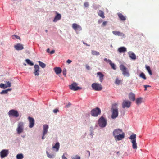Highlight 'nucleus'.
Segmentation results:
<instances>
[{
  "label": "nucleus",
  "mask_w": 159,
  "mask_h": 159,
  "mask_svg": "<svg viewBox=\"0 0 159 159\" xmlns=\"http://www.w3.org/2000/svg\"><path fill=\"white\" fill-rule=\"evenodd\" d=\"M115 140L116 141L121 140L124 139L125 136V134L122 129H116L114 130L113 132Z\"/></svg>",
  "instance_id": "nucleus-1"
},
{
  "label": "nucleus",
  "mask_w": 159,
  "mask_h": 159,
  "mask_svg": "<svg viewBox=\"0 0 159 159\" xmlns=\"http://www.w3.org/2000/svg\"><path fill=\"white\" fill-rule=\"evenodd\" d=\"M98 122L99 126L101 128H105L107 124V119L103 116H102L99 119Z\"/></svg>",
  "instance_id": "nucleus-2"
},
{
  "label": "nucleus",
  "mask_w": 159,
  "mask_h": 159,
  "mask_svg": "<svg viewBox=\"0 0 159 159\" xmlns=\"http://www.w3.org/2000/svg\"><path fill=\"white\" fill-rule=\"evenodd\" d=\"M24 123L23 122H18L16 129V131L18 134H20L23 132L24 130Z\"/></svg>",
  "instance_id": "nucleus-3"
},
{
  "label": "nucleus",
  "mask_w": 159,
  "mask_h": 159,
  "mask_svg": "<svg viewBox=\"0 0 159 159\" xmlns=\"http://www.w3.org/2000/svg\"><path fill=\"white\" fill-rule=\"evenodd\" d=\"M120 68L124 76L128 77L130 76L128 69L123 65H121L120 66Z\"/></svg>",
  "instance_id": "nucleus-4"
},
{
  "label": "nucleus",
  "mask_w": 159,
  "mask_h": 159,
  "mask_svg": "<svg viewBox=\"0 0 159 159\" xmlns=\"http://www.w3.org/2000/svg\"><path fill=\"white\" fill-rule=\"evenodd\" d=\"M72 27L77 34L79 33V32L82 30L81 26L75 23L72 24Z\"/></svg>",
  "instance_id": "nucleus-5"
},
{
  "label": "nucleus",
  "mask_w": 159,
  "mask_h": 159,
  "mask_svg": "<svg viewBox=\"0 0 159 159\" xmlns=\"http://www.w3.org/2000/svg\"><path fill=\"white\" fill-rule=\"evenodd\" d=\"M101 113L100 109L97 107L95 109L92 110L91 111V115L93 116H97L98 115Z\"/></svg>",
  "instance_id": "nucleus-6"
},
{
  "label": "nucleus",
  "mask_w": 159,
  "mask_h": 159,
  "mask_svg": "<svg viewBox=\"0 0 159 159\" xmlns=\"http://www.w3.org/2000/svg\"><path fill=\"white\" fill-rule=\"evenodd\" d=\"M8 115L10 117H17L19 114L18 111L12 109L10 110L8 113Z\"/></svg>",
  "instance_id": "nucleus-7"
},
{
  "label": "nucleus",
  "mask_w": 159,
  "mask_h": 159,
  "mask_svg": "<svg viewBox=\"0 0 159 159\" xmlns=\"http://www.w3.org/2000/svg\"><path fill=\"white\" fill-rule=\"evenodd\" d=\"M9 151L8 149H4L0 152V156L2 159L6 157L9 154Z\"/></svg>",
  "instance_id": "nucleus-8"
},
{
  "label": "nucleus",
  "mask_w": 159,
  "mask_h": 159,
  "mask_svg": "<svg viewBox=\"0 0 159 159\" xmlns=\"http://www.w3.org/2000/svg\"><path fill=\"white\" fill-rule=\"evenodd\" d=\"M92 87L93 89L96 91H100L102 89L101 85L98 83H93L92 84Z\"/></svg>",
  "instance_id": "nucleus-9"
},
{
  "label": "nucleus",
  "mask_w": 159,
  "mask_h": 159,
  "mask_svg": "<svg viewBox=\"0 0 159 159\" xmlns=\"http://www.w3.org/2000/svg\"><path fill=\"white\" fill-rule=\"evenodd\" d=\"M77 83L74 82L71 85H69V87L71 90L73 91H77L81 89L80 87L77 86Z\"/></svg>",
  "instance_id": "nucleus-10"
},
{
  "label": "nucleus",
  "mask_w": 159,
  "mask_h": 159,
  "mask_svg": "<svg viewBox=\"0 0 159 159\" xmlns=\"http://www.w3.org/2000/svg\"><path fill=\"white\" fill-rule=\"evenodd\" d=\"M112 110V113L111 117L112 119H115L118 116V109L117 108H114L113 107Z\"/></svg>",
  "instance_id": "nucleus-11"
},
{
  "label": "nucleus",
  "mask_w": 159,
  "mask_h": 159,
  "mask_svg": "<svg viewBox=\"0 0 159 159\" xmlns=\"http://www.w3.org/2000/svg\"><path fill=\"white\" fill-rule=\"evenodd\" d=\"M34 70L33 72L35 76H38L39 75L40 70L39 67L38 65H35L34 66Z\"/></svg>",
  "instance_id": "nucleus-12"
},
{
  "label": "nucleus",
  "mask_w": 159,
  "mask_h": 159,
  "mask_svg": "<svg viewBox=\"0 0 159 159\" xmlns=\"http://www.w3.org/2000/svg\"><path fill=\"white\" fill-rule=\"evenodd\" d=\"M131 102L130 101L127 100H124L122 103V107L123 108H129L130 106Z\"/></svg>",
  "instance_id": "nucleus-13"
},
{
  "label": "nucleus",
  "mask_w": 159,
  "mask_h": 159,
  "mask_svg": "<svg viewBox=\"0 0 159 159\" xmlns=\"http://www.w3.org/2000/svg\"><path fill=\"white\" fill-rule=\"evenodd\" d=\"M112 33L115 35L120 36L122 38H125L126 37L123 33L119 31H113Z\"/></svg>",
  "instance_id": "nucleus-14"
},
{
  "label": "nucleus",
  "mask_w": 159,
  "mask_h": 159,
  "mask_svg": "<svg viewBox=\"0 0 159 159\" xmlns=\"http://www.w3.org/2000/svg\"><path fill=\"white\" fill-rule=\"evenodd\" d=\"M28 119L29 122V127L30 128H32L34 126V120L33 118L31 117H28Z\"/></svg>",
  "instance_id": "nucleus-15"
},
{
  "label": "nucleus",
  "mask_w": 159,
  "mask_h": 159,
  "mask_svg": "<svg viewBox=\"0 0 159 159\" xmlns=\"http://www.w3.org/2000/svg\"><path fill=\"white\" fill-rule=\"evenodd\" d=\"M48 128L49 126L48 125L44 124L43 125L42 133L43 134V135L47 134Z\"/></svg>",
  "instance_id": "nucleus-16"
},
{
  "label": "nucleus",
  "mask_w": 159,
  "mask_h": 159,
  "mask_svg": "<svg viewBox=\"0 0 159 159\" xmlns=\"http://www.w3.org/2000/svg\"><path fill=\"white\" fill-rule=\"evenodd\" d=\"M61 15L60 14L57 13L56 15L53 20V22H57V21L60 20L61 19Z\"/></svg>",
  "instance_id": "nucleus-17"
},
{
  "label": "nucleus",
  "mask_w": 159,
  "mask_h": 159,
  "mask_svg": "<svg viewBox=\"0 0 159 159\" xmlns=\"http://www.w3.org/2000/svg\"><path fill=\"white\" fill-rule=\"evenodd\" d=\"M128 54L129 57L132 60H135L136 58L135 54L132 51H129L128 52Z\"/></svg>",
  "instance_id": "nucleus-18"
},
{
  "label": "nucleus",
  "mask_w": 159,
  "mask_h": 159,
  "mask_svg": "<svg viewBox=\"0 0 159 159\" xmlns=\"http://www.w3.org/2000/svg\"><path fill=\"white\" fill-rule=\"evenodd\" d=\"M117 50L120 53H125L127 51V49L124 47H121L119 48Z\"/></svg>",
  "instance_id": "nucleus-19"
},
{
  "label": "nucleus",
  "mask_w": 159,
  "mask_h": 159,
  "mask_svg": "<svg viewBox=\"0 0 159 159\" xmlns=\"http://www.w3.org/2000/svg\"><path fill=\"white\" fill-rule=\"evenodd\" d=\"M14 48L17 50H21L23 49V45L20 43H18L15 45Z\"/></svg>",
  "instance_id": "nucleus-20"
},
{
  "label": "nucleus",
  "mask_w": 159,
  "mask_h": 159,
  "mask_svg": "<svg viewBox=\"0 0 159 159\" xmlns=\"http://www.w3.org/2000/svg\"><path fill=\"white\" fill-rule=\"evenodd\" d=\"M136 135L135 134H133L130 135L129 137V138L130 139L131 143L136 142Z\"/></svg>",
  "instance_id": "nucleus-21"
},
{
  "label": "nucleus",
  "mask_w": 159,
  "mask_h": 159,
  "mask_svg": "<svg viewBox=\"0 0 159 159\" xmlns=\"http://www.w3.org/2000/svg\"><path fill=\"white\" fill-rule=\"evenodd\" d=\"M54 70L57 74H59L61 73L62 70L60 67H56L54 68Z\"/></svg>",
  "instance_id": "nucleus-22"
},
{
  "label": "nucleus",
  "mask_w": 159,
  "mask_h": 159,
  "mask_svg": "<svg viewBox=\"0 0 159 159\" xmlns=\"http://www.w3.org/2000/svg\"><path fill=\"white\" fill-rule=\"evenodd\" d=\"M60 148V143L59 142H57L55 144V145L52 147V148L53 149H55L56 151L57 152L59 151V148Z\"/></svg>",
  "instance_id": "nucleus-23"
},
{
  "label": "nucleus",
  "mask_w": 159,
  "mask_h": 159,
  "mask_svg": "<svg viewBox=\"0 0 159 159\" xmlns=\"http://www.w3.org/2000/svg\"><path fill=\"white\" fill-rule=\"evenodd\" d=\"M97 74L99 76V80H100V82H102L103 79L104 75L101 72H97Z\"/></svg>",
  "instance_id": "nucleus-24"
},
{
  "label": "nucleus",
  "mask_w": 159,
  "mask_h": 159,
  "mask_svg": "<svg viewBox=\"0 0 159 159\" xmlns=\"http://www.w3.org/2000/svg\"><path fill=\"white\" fill-rule=\"evenodd\" d=\"M135 94L132 93H130L129 95V99L133 101L135 100Z\"/></svg>",
  "instance_id": "nucleus-25"
},
{
  "label": "nucleus",
  "mask_w": 159,
  "mask_h": 159,
  "mask_svg": "<svg viewBox=\"0 0 159 159\" xmlns=\"http://www.w3.org/2000/svg\"><path fill=\"white\" fill-rule=\"evenodd\" d=\"M143 102V99L141 97L139 98L136 99V103L137 105H139Z\"/></svg>",
  "instance_id": "nucleus-26"
},
{
  "label": "nucleus",
  "mask_w": 159,
  "mask_h": 159,
  "mask_svg": "<svg viewBox=\"0 0 159 159\" xmlns=\"http://www.w3.org/2000/svg\"><path fill=\"white\" fill-rule=\"evenodd\" d=\"M47 157L51 159H53L55 157V155L53 154L49 153L48 151L46 152Z\"/></svg>",
  "instance_id": "nucleus-27"
},
{
  "label": "nucleus",
  "mask_w": 159,
  "mask_h": 159,
  "mask_svg": "<svg viewBox=\"0 0 159 159\" xmlns=\"http://www.w3.org/2000/svg\"><path fill=\"white\" fill-rule=\"evenodd\" d=\"M98 14L99 16L102 18H105L104 13L102 11L100 10H98Z\"/></svg>",
  "instance_id": "nucleus-28"
},
{
  "label": "nucleus",
  "mask_w": 159,
  "mask_h": 159,
  "mask_svg": "<svg viewBox=\"0 0 159 159\" xmlns=\"http://www.w3.org/2000/svg\"><path fill=\"white\" fill-rule=\"evenodd\" d=\"M118 16L122 20H125L126 19V16H124L121 13H118Z\"/></svg>",
  "instance_id": "nucleus-29"
},
{
  "label": "nucleus",
  "mask_w": 159,
  "mask_h": 159,
  "mask_svg": "<svg viewBox=\"0 0 159 159\" xmlns=\"http://www.w3.org/2000/svg\"><path fill=\"white\" fill-rule=\"evenodd\" d=\"M17 159H22L24 158L23 154L22 153H20L17 154L16 156Z\"/></svg>",
  "instance_id": "nucleus-30"
},
{
  "label": "nucleus",
  "mask_w": 159,
  "mask_h": 159,
  "mask_svg": "<svg viewBox=\"0 0 159 159\" xmlns=\"http://www.w3.org/2000/svg\"><path fill=\"white\" fill-rule=\"evenodd\" d=\"M145 68L147 70V71L149 74L150 75H152V71L151 70L150 67L149 66H148L147 65H145Z\"/></svg>",
  "instance_id": "nucleus-31"
},
{
  "label": "nucleus",
  "mask_w": 159,
  "mask_h": 159,
  "mask_svg": "<svg viewBox=\"0 0 159 159\" xmlns=\"http://www.w3.org/2000/svg\"><path fill=\"white\" fill-rule=\"evenodd\" d=\"M91 54L93 55L98 56L100 55V53L98 52L95 50H92Z\"/></svg>",
  "instance_id": "nucleus-32"
},
{
  "label": "nucleus",
  "mask_w": 159,
  "mask_h": 159,
  "mask_svg": "<svg viewBox=\"0 0 159 159\" xmlns=\"http://www.w3.org/2000/svg\"><path fill=\"white\" fill-rule=\"evenodd\" d=\"M25 61L27 63V64L30 66H33L34 65V63L32 62L30 59H26L25 60Z\"/></svg>",
  "instance_id": "nucleus-33"
},
{
  "label": "nucleus",
  "mask_w": 159,
  "mask_h": 159,
  "mask_svg": "<svg viewBox=\"0 0 159 159\" xmlns=\"http://www.w3.org/2000/svg\"><path fill=\"white\" fill-rule=\"evenodd\" d=\"M38 63L39 66L42 68H44L46 67V65L40 61H38Z\"/></svg>",
  "instance_id": "nucleus-34"
},
{
  "label": "nucleus",
  "mask_w": 159,
  "mask_h": 159,
  "mask_svg": "<svg viewBox=\"0 0 159 159\" xmlns=\"http://www.w3.org/2000/svg\"><path fill=\"white\" fill-rule=\"evenodd\" d=\"M121 83V80L119 79L118 78H116L115 81V83L116 84L119 85Z\"/></svg>",
  "instance_id": "nucleus-35"
},
{
  "label": "nucleus",
  "mask_w": 159,
  "mask_h": 159,
  "mask_svg": "<svg viewBox=\"0 0 159 159\" xmlns=\"http://www.w3.org/2000/svg\"><path fill=\"white\" fill-rule=\"evenodd\" d=\"M132 143V148H133V149H137V145L136 142H134V143Z\"/></svg>",
  "instance_id": "nucleus-36"
},
{
  "label": "nucleus",
  "mask_w": 159,
  "mask_h": 159,
  "mask_svg": "<svg viewBox=\"0 0 159 159\" xmlns=\"http://www.w3.org/2000/svg\"><path fill=\"white\" fill-rule=\"evenodd\" d=\"M139 77L144 80H146V77L145 75V74L143 73L142 72L139 75Z\"/></svg>",
  "instance_id": "nucleus-37"
},
{
  "label": "nucleus",
  "mask_w": 159,
  "mask_h": 159,
  "mask_svg": "<svg viewBox=\"0 0 159 159\" xmlns=\"http://www.w3.org/2000/svg\"><path fill=\"white\" fill-rule=\"evenodd\" d=\"M5 84L6 85V88L8 87H10L11 86V83L9 81H6Z\"/></svg>",
  "instance_id": "nucleus-38"
},
{
  "label": "nucleus",
  "mask_w": 159,
  "mask_h": 159,
  "mask_svg": "<svg viewBox=\"0 0 159 159\" xmlns=\"http://www.w3.org/2000/svg\"><path fill=\"white\" fill-rule=\"evenodd\" d=\"M93 128V127H92V129L90 130L89 135L91 138H93V137L94 135Z\"/></svg>",
  "instance_id": "nucleus-39"
},
{
  "label": "nucleus",
  "mask_w": 159,
  "mask_h": 159,
  "mask_svg": "<svg viewBox=\"0 0 159 159\" xmlns=\"http://www.w3.org/2000/svg\"><path fill=\"white\" fill-rule=\"evenodd\" d=\"M110 65L111 67V68L114 70H116V65L113 63H112L111 62L110 64Z\"/></svg>",
  "instance_id": "nucleus-40"
},
{
  "label": "nucleus",
  "mask_w": 159,
  "mask_h": 159,
  "mask_svg": "<svg viewBox=\"0 0 159 159\" xmlns=\"http://www.w3.org/2000/svg\"><path fill=\"white\" fill-rule=\"evenodd\" d=\"M12 38L13 39H20V37L16 35H13L11 36Z\"/></svg>",
  "instance_id": "nucleus-41"
},
{
  "label": "nucleus",
  "mask_w": 159,
  "mask_h": 159,
  "mask_svg": "<svg viewBox=\"0 0 159 159\" xmlns=\"http://www.w3.org/2000/svg\"><path fill=\"white\" fill-rule=\"evenodd\" d=\"M71 158L72 159H80V156L78 155L72 156L71 157Z\"/></svg>",
  "instance_id": "nucleus-42"
},
{
  "label": "nucleus",
  "mask_w": 159,
  "mask_h": 159,
  "mask_svg": "<svg viewBox=\"0 0 159 159\" xmlns=\"http://www.w3.org/2000/svg\"><path fill=\"white\" fill-rule=\"evenodd\" d=\"M0 87L1 88L5 89L6 88V85L5 84L1 83L0 84Z\"/></svg>",
  "instance_id": "nucleus-43"
},
{
  "label": "nucleus",
  "mask_w": 159,
  "mask_h": 159,
  "mask_svg": "<svg viewBox=\"0 0 159 159\" xmlns=\"http://www.w3.org/2000/svg\"><path fill=\"white\" fill-rule=\"evenodd\" d=\"M7 93V92L6 90H3L2 92L0 93L1 94H6Z\"/></svg>",
  "instance_id": "nucleus-44"
},
{
  "label": "nucleus",
  "mask_w": 159,
  "mask_h": 159,
  "mask_svg": "<svg viewBox=\"0 0 159 159\" xmlns=\"http://www.w3.org/2000/svg\"><path fill=\"white\" fill-rule=\"evenodd\" d=\"M66 152H65L62 156V159H67L65 156V155H67Z\"/></svg>",
  "instance_id": "nucleus-45"
},
{
  "label": "nucleus",
  "mask_w": 159,
  "mask_h": 159,
  "mask_svg": "<svg viewBox=\"0 0 159 159\" xmlns=\"http://www.w3.org/2000/svg\"><path fill=\"white\" fill-rule=\"evenodd\" d=\"M104 61L107 63H109V64L112 62L111 60L110 59H108L106 58L104 59Z\"/></svg>",
  "instance_id": "nucleus-46"
},
{
  "label": "nucleus",
  "mask_w": 159,
  "mask_h": 159,
  "mask_svg": "<svg viewBox=\"0 0 159 159\" xmlns=\"http://www.w3.org/2000/svg\"><path fill=\"white\" fill-rule=\"evenodd\" d=\"M107 21H104L102 24V27H104L106 26L107 24Z\"/></svg>",
  "instance_id": "nucleus-47"
},
{
  "label": "nucleus",
  "mask_w": 159,
  "mask_h": 159,
  "mask_svg": "<svg viewBox=\"0 0 159 159\" xmlns=\"http://www.w3.org/2000/svg\"><path fill=\"white\" fill-rule=\"evenodd\" d=\"M66 70L65 68L63 70V74L64 76H66Z\"/></svg>",
  "instance_id": "nucleus-48"
},
{
  "label": "nucleus",
  "mask_w": 159,
  "mask_h": 159,
  "mask_svg": "<svg viewBox=\"0 0 159 159\" xmlns=\"http://www.w3.org/2000/svg\"><path fill=\"white\" fill-rule=\"evenodd\" d=\"M84 6L86 7H88L89 6V4L88 2H85L84 4Z\"/></svg>",
  "instance_id": "nucleus-49"
},
{
  "label": "nucleus",
  "mask_w": 159,
  "mask_h": 159,
  "mask_svg": "<svg viewBox=\"0 0 159 159\" xmlns=\"http://www.w3.org/2000/svg\"><path fill=\"white\" fill-rule=\"evenodd\" d=\"M144 87L145 88V90H147V87H150L151 86L149 85H144Z\"/></svg>",
  "instance_id": "nucleus-50"
},
{
  "label": "nucleus",
  "mask_w": 159,
  "mask_h": 159,
  "mask_svg": "<svg viewBox=\"0 0 159 159\" xmlns=\"http://www.w3.org/2000/svg\"><path fill=\"white\" fill-rule=\"evenodd\" d=\"M58 111V110L57 109H55L53 110V112L55 113H57Z\"/></svg>",
  "instance_id": "nucleus-51"
},
{
  "label": "nucleus",
  "mask_w": 159,
  "mask_h": 159,
  "mask_svg": "<svg viewBox=\"0 0 159 159\" xmlns=\"http://www.w3.org/2000/svg\"><path fill=\"white\" fill-rule=\"evenodd\" d=\"M103 21V20L102 19H100L98 21V23L99 24H101V23H102Z\"/></svg>",
  "instance_id": "nucleus-52"
},
{
  "label": "nucleus",
  "mask_w": 159,
  "mask_h": 159,
  "mask_svg": "<svg viewBox=\"0 0 159 159\" xmlns=\"http://www.w3.org/2000/svg\"><path fill=\"white\" fill-rule=\"evenodd\" d=\"M72 61L68 59L67 61V62L68 64H70L72 62Z\"/></svg>",
  "instance_id": "nucleus-53"
},
{
  "label": "nucleus",
  "mask_w": 159,
  "mask_h": 159,
  "mask_svg": "<svg viewBox=\"0 0 159 159\" xmlns=\"http://www.w3.org/2000/svg\"><path fill=\"white\" fill-rule=\"evenodd\" d=\"M71 105V104L70 102H69L68 104H66V106L67 107H69Z\"/></svg>",
  "instance_id": "nucleus-54"
},
{
  "label": "nucleus",
  "mask_w": 159,
  "mask_h": 159,
  "mask_svg": "<svg viewBox=\"0 0 159 159\" xmlns=\"http://www.w3.org/2000/svg\"><path fill=\"white\" fill-rule=\"evenodd\" d=\"M86 68L88 70H89L90 69V68L89 66L88 65H86Z\"/></svg>",
  "instance_id": "nucleus-55"
},
{
  "label": "nucleus",
  "mask_w": 159,
  "mask_h": 159,
  "mask_svg": "<svg viewBox=\"0 0 159 159\" xmlns=\"http://www.w3.org/2000/svg\"><path fill=\"white\" fill-rule=\"evenodd\" d=\"M55 53V50H52L51 51V52H50V53L51 54H54Z\"/></svg>",
  "instance_id": "nucleus-56"
},
{
  "label": "nucleus",
  "mask_w": 159,
  "mask_h": 159,
  "mask_svg": "<svg viewBox=\"0 0 159 159\" xmlns=\"http://www.w3.org/2000/svg\"><path fill=\"white\" fill-rule=\"evenodd\" d=\"M46 134H44L43 135V134H42V139H43V140L45 139V137H44V136L46 135Z\"/></svg>",
  "instance_id": "nucleus-57"
},
{
  "label": "nucleus",
  "mask_w": 159,
  "mask_h": 159,
  "mask_svg": "<svg viewBox=\"0 0 159 159\" xmlns=\"http://www.w3.org/2000/svg\"><path fill=\"white\" fill-rule=\"evenodd\" d=\"M7 92L8 93V92L9 91H11V88H9V89H6Z\"/></svg>",
  "instance_id": "nucleus-58"
},
{
  "label": "nucleus",
  "mask_w": 159,
  "mask_h": 159,
  "mask_svg": "<svg viewBox=\"0 0 159 159\" xmlns=\"http://www.w3.org/2000/svg\"><path fill=\"white\" fill-rule=\"evenodd\" d=\"M47 52L48 53H50V49L49 48L47 49Z\"/></svg>",
  "instance_id": "nucleus-59"
},
{
  "label": "nucleus",
  "mask_w": 159,
  "mask_h": 159,
  "mask_svg": "<svg viewBox=\"0 0 159 159\" xmlns=\"http://www.w3.org/2000/svg\"><path fill=\"white\" fill-rule=\"evenodd\" d=\"M88 153V157H89L90 156V152L89 151H88L87 152Z\"/></svg>",
  "instance_id": "nucleus-60"
},
{
  "label": "nucleus",
  "mask_w": 159,
  "mask_h": 159,
  "mask_svg": "<svg viewBox=\"0 0 159 159\" xmlns=\"http://www.w3.org/2000/svg\"><path fill=\"white\" fill-rule=\"evenodd\" d=\"M83 44H85L87 46H89V45H88V44H87V43H85L84 42H83Z\"/></svg>",
  "instance_id": "nucleus-61"
},
{
  "label": "nucleus",
  "mask_w": 159,
  "mask_h": 159,
  "mask_svg": "<svg viewBox=\"0 0 159 159\" xmlns=\"http://www.w3.org/2000/svg\"><path fill=\"white\" fill-rule=\"evenodd\" d=\"M117 105V104H116V103H115V104H113V106H116V105Z\"/></svg>",
  "instance_id": "nucleus-62"
},
{
  "label": "nucleus",
  "mask_w": 159,
  "mask_h": 159,
  "mask_svg": "<svg viewBox=\"0 0 159 159\" xmlns=\"http://www.w3.org/2000/svg\"><path fill=\"white\" fill-rule=\"evenodd\" d=\"M21 136L22 137L24 138L25 136V135H21Z\"/></svg>",
  "instance_id": "nucleus-63"
},
{
  "label": "nucleus",
  "mask_w": 159,
  "mask_h": 159,
  "mask_svg": "<svg viewBox=\"0 0 159 159\" xmlns=\"http://www.w3.org/2000/svg\"><path fill=\"white\" fill-rule=\"evenodd\" d=\"M23 64L25 66H26V64L25 63H24Z\"/></svg>",
  "instance_id": "nucleus-64"
}]
</instances>
